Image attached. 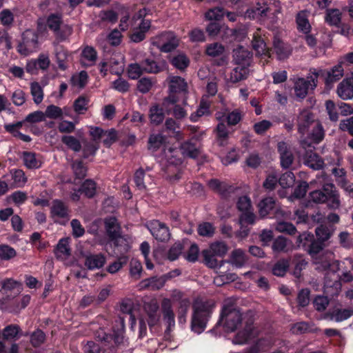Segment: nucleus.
I'll use <instances>...</instances> for the list:
<instances>
[{
  "instance_id": "7c9ffc66",
  "label": "nucleus",
  "mask_w": 353,
  "mask_h": 353,
  "mask_svg": "<svg viewBox=\"0 0 353 353\" xmlns=\"http://www.w3.org/2000/svg\"><path fill=\"white\" fill-rule=\"evenodd\" d=\"M144 72L156 74L163 71L165 68V63L163 61L157 63L150 59H145L141 61Z\"/></svg>"
},
{
  "instance_id": "dca6fc26",
  "label": "nucleus",
  "mask_w": 353,
  "mask_h": 353,
  "mask_svg": "<svg viewBox=\"0 0 353 353\" xmlns=\"http://www.w3.org/2000/svg\"><path fill=\"white\" fill-rule=\"evenodd\" d=\"M281 165L283 168H288L294 161V155L290 148L285 142L278 143Z\"/></svg>"
},
{
  "instance_id": "6e6d98bb",
  "label": "nucleus",
  "mask_w": 353,
  "mask_h": 353,
  "mask_svg": "<svg viewBox=\"0 0 353 353\" xmlns=\"http://www.w3.org/2000/svg\"><path fill=\"white\" fill-rule=\"evenodd\" d=\"M294 270L293 271V274L296 278H300L301 276V271L305 268L307 262L305 259L301 255H296L294 256Z\"/></svg>"
},
{
  "instance_id": "58836bf2",
  "label": "nucleus",
  "mask_w": 353,
  "mask_h": 353,
  "mask_svg": "<svg viewBox=\"0 0 353 353\" xmlns=\"http://www.w3.org/2000/svg\"><path fill=\"white\" fill-rule=\"evenodd\" d=\"M190 305V300L184 299L180 301L177 309V318L179 323L184 325L186 323L187 314Z\"/></svg>"
},
{
  "instance_id": "0e129e2a",
  "label": "nucleus",
  "mask_w": 353,
  "mask_h": 353,
  "mask_svg": "<svg viewBox=\"0 0 353 353\" xmlns=\"http://www.w3.org/2000/svg\"><path fill=\"white\" fill-rule=\"evenodd\" d=\"M144 72L143 65L139 63H131L128 66V77L132 79H137Z\"/></svg>"
},
{
  "instance_id": "680f3d73",
  "label": "nucleus",
  "mask_w": 353,
  "mask_h": 353,
  "mask_svg": "<svg viewBox=\"0 0 353 353\" xmlns=\"http://www.w3.org/2000/svg\"><path fill=\"white\" fill-rule=\"evenodd\" d=\"M290 263L288 260L282 259L279 261L273 267L272 272L278 276H283L286 273Z\"/></svg>"
},
{
  "instance_id": "774afa93",
  "label": "nucleus",
  "mask_w": 353,
  "mask_h": 353,
  "mask_svg": "<svg viewBox=\"0 0 353 353\" xmlns=\"http://www.w3.org/2000/svg\"><path fill=\"white\" fill-rule=\"evenodd\" d=\"M216 135L219 144L224 145V142L228 138V130L223 122H219L216 128Z\"/></svg>"
},
{
  "instance_id": "423d86ee",
  "label": "nucleus",
  "mask_w": 353,
  "mask_h": 353,
  "mask_svg": "<svg viewBox=\"0 0 353 353\" xmlns=\"http://www.w3.org/2000/svg\"><path fill=\"white\" fill-rule=\"evenodd\" d=\"M319 72L316 70H310V76L307 79L304 78H296L294 81V94L296 97L304 99L310 89L313 90L316 87V81Z\"/></svg>"
},
{
  "instance_id": "603ef678",
  "label": "nucleus",
  "mask_w": 353,
  "mask_h": 353,
  "mask_svg": "<svg viewBox=\"0 0 353 353\" xmlns=\"http://www.w3.org/2000/svg\"><path fill=\"white\" fill-rule=\"evenodd\" d=\"M30 90L34 102L37 104L41 103L43 99V92L41 86L37 82H33L30 85Z\"/></svg>"
},
{
  "instance_id": "9d476101",
  "label": "nucleus",
  "mask_w": 353,
  "mask_h": 353,
  "mask_svg": "<svg viewBox=\"0 0 353 353\" xmlns=\"http://www.w3.org/2000/svg\"><path fill=\"white\" fill-rule=\"evenodd\" d=\"M307 134V137H304L300 140L301 146L304 149L311 147L312 143H319L325 136L323 126L320 123H316L315 126H313Z\"/></svg>"
},
{
  "instance_id": "5701e85b",
  "label": "nucleus",
  "mask_w": 353,
  "mask_h": 353,
  "mask_svg": "<svg viewBox=\"0 0 353 353\" xmlns=\"http://www.w3.org/2000/svg\"><path fill=\"white\" fill-rule=\"evenodd\" d=\"M165 283V279L163 277L153 276L149 279L142 280L139 287L141 290L150 289L157 290L162 288Z\"/></svg>"
},
{
  "instance_id": "a878e982",
  "label": "nucleus",
  "mask_w": 353,
  "mask_h": 353,
  "mask_svg": "<svg viewBox=\"0 0 353 353\" xmlns=\"http://www.w3.org/2000/svg\"><path fill=\"white\" fill-rule=\"evenodd\" d=\"M336 93L343 100L353 98V84L347 79L343 80L337 86Z\"/></svg>"
},
{
  "instance_id": "39448f33",
  "label": "nucleus",
  "mask_w": 353,
  "mask_h": 353,
  "mask_svg": "<svg viewBox=\"0 0 353 353\" xmlns=\"http://www.w3.org/2000/svg\"><path fill=\"white\" fill-rule=\"evenodd\" d=\"M245 321V317L239 310L234 307L232 305H224L222 309L220 320L216 325L223 323L227 332H234L238 326Z\"/></svg>"
},
{
  "instance_id": "0eeeda50",
  "label": "nucleus",
  "mask_w": 353,
  "mask_h": 353,
  "mask_svg": "<svg viewBox=\"0 0 353 353\" xmlns=\"http://www.w3.org/2000/svg\"><path fill=\"white\" fill-rule=\"evenodd\" d=\"M152 44L157 46L162 52H169L178 46V40L172 32H165L153 38Z\"/></svg>"
},
{
  "instance_id": "37998d69",
  "label": "nucleus",
  "mask_w": 353,
  "mask_h": 353,
  "mask_svg": "<svg viewBox=\"0 0 353 353\" xmlns=\"http://www.w3.org/2000/svg\"><path fill=\"white\" fill-rule=\"evenodd\" d=\"M163 110L157 105L152 106L150 109V119L151 123L159 125L164 120Z\"/></svg>"
},
{
  "instance_id": "cd10ccee",
  "label": "nucleus",
  "mask_w": 353,
  "mask_h": 353,
  "mask_svg": "<svg viewBox=\"0 0 353 353\" xmlns=\"http://www.w3.org/2000/svg\"><path fill=\"white\" fill-rule=\"evenodd\" d=\"M233 57L234 61L238 65H245L248 68L250 65L251 54L243 47L234 50Z\"/></svg>"
},
{
  "instance_id": "4be33fe9",
  "label": "nucleus",
  "mask_w": 353,
  "mask_h": 353,
  "mask_svg": "<svg viewBox=\"0 0 353 353\" xmlns=\"http://www.w3.org/2000/svg\"><path fill=\"white\" fill-rule=\"evenodd\" d=\"M50 213L55 221L59 219H68V210L67 206L60 200H54L52 203Z\"/></svg>"
},
{
  "instance_id": "13d9d810",
  "label": "nucleus",
  "mask_w": 353,
  "mask_h": 353,
  "mask_svg": "<svg viewBox=\"0 0 353 353\" xmlns=\"http://www.w3.org/2000/svg\"><path fill=\"white\" fill-rule=\"evenodd\" d=\"M88 80V74L85 71H81L79 74H74L71 78V83L73 86L82 88H83Z\"/></svg>"
},
{
  "instance_id": "20e7f679",
  "label": "nucleus",
  "mask_w": 353,
  "mask_h": 353,
  "mask_svg": "<svg viewBox=\"0 0 353 353\" xmlns=\"http://www.w3.org/2000/svg\"><path fill=\"white\" fill-rule=\"evenodd\" d=\"M149 12L148 9L142 8L138 9L133 14L131 19V26L134 28V32L130 37L132 41L139 43L145 38V34L151 27V21L145 19Z\"/></svg>"
},
{
  "instance_id": "4d7b16f0",
  "label": "nucleus",
  "mask_w": 353,
  "mask_h": 353,
  "mask_svg": "<svg viewBox=\"0 0 353 353\" xmlns=\"http://www.w3.org/2000/svg\"><path fill=\"white\" fill-rule=\"evenodd\" d=\"M275 229L279 232H284L290 235L294 234L296 232V229L293 224L285 221H278L275 225Z\"/></svg>"
},
{
  "instance_id": "f704fd0d",
  "label": "nucleus",
  "mask_w": 353,
  "mask_h": 353,
  "mask_svg": "<svg viewBox=\"0 0 353 353\" xmlns=\"http://www.w3.org/2000/svg\"><path fill=\"white\" fill-rule=\"evenodd\" d=\"M249 74V69L245 65H238L230 72L229 81L232 83H237L245 79Z\"/></svg>"
},
{
  "instance_id": "09e8293b",
  "label": "nucleus",
  "mask_w": 353,
  "mask_h": 353,
  "mask_svg": "<svg viewBox=\"0 0 353 353\" xmlns=\"http://www.w3.org/2000/svg\"><path fill=\"white\" fill-rule=\"evenodd\" d=\"M82 193L88 198H92L96 193L97 185L94 181L91 179L85 180L81 185Z\"/></svg>"
},
{
  "instance_id": "a18cd8bd",
  "label": "nucleus",
  "mask_w": 353,
  "mask_h": 353,
  "mask_svg": "<svg viewBox=\"0 0 353 353\" xmlns=\"http://www.w3.org/2000/svg\"><path fill=\"white\" fill-rule=\"evenodd\" d=\"M205 264L210 268H216L218 267H221L222 264L224 263L223 261H221V263L219 265L218 261L215 258L216 255L212 254L210 251L208 250H205L202 252Z\"/></svg>"
},
{
  "instance_id": "79ce46f5",
  "label": "nucleus",
  "mask_w": 353,
  "mask_h": 353,
  "mask_svg": "<svg viewBox=\"0 0 353 353\" xmlns=\"http://www.w3.org/2000/svg\"><path fill=\"white\" fill-rule=\"evenodd\" d=\"M258 207L259 214L263 218L274 208V200L272 197L265 198L259 202Z\"/></svg>"
},
{
  "instance_id": "c9c22d12",
  "label": "nucleus",
  "mask_w": 353,
  "mask_h": 353,
  "mask_svg": "<svg viewBox=\"0 0 353 353\" xmlns=\"http://www.w3.org/2000/svg\"><path fill=\"white\" fill-rule=\"evenodd\" d=\"M228 262L236 268H241L246 263L247 256L243 250L236 249L231 252Z\"/></svg>"
},
{
  "instance_id": "69168bd1",
  "label": "nucleus",
  "mask_w": 353,
  "mask_h": 353,
  "mask_svg": "<svg viewBox=\"0 0 353 353\" xmlns=\"http://www.w3.org/2000/svg\"><path fill=\"white\" fill-rule=\"evenodd\" d=\"M224 47L219 43H214L207 46L206 54L210 57H218L221 55L224 52Z\"/></svg>"
},
{
  "instance_id": "393cba45",
  "label": "nucleus",
  "mask_w": 353,
  "mask_h": 353,
  "mask_svg": "<svg viewBox=\"0 0 353 353\" xmlns=\"http://www.w3.org/2000/svg\"><path fill=\"white\" fill-rule=\"evenodd\" d=\"M293 248L292 242L283 236L276 238L272 245L274 252H288L292 250Z\"/></svg>"
},
{
  "instance_id": "338daca9",
  "label": "nucleus",
  "mask_w": 353,
  "mask_h": 353,
  "mask_svg": "<svg viewBox=\"0 0 353 353\" xmlns=\"http://www.w3.org/2000/svg\"><path fill=\"white\" fill-rule=\"evenodd\" d=\"M44 114L46 119L49 118L56 119L61 118L63 116V110L57 105H50L46 108Z\"/></svg>"
},
{
  "instance_id": "aec40b11",
  "label": "nucleus",
  "mask_w": 353,
  "mask_h": 353,
  "mask_svg": "<svg viewBox=\"0 0 353 353\" xmlns=\"http://www.w3.org/2000/svg\"><path fill=\"white\" fill-rule=\"evenodd\" d=\"M210 189L219 193L222 197L226 198L231 192H233L234 187L229 185L226 183L220 182L219 180L213 179L208 182Z\"/></svg>"
},
{
  "instance_id": "f8f14e48",
  "label": "nucleus",
  "mask_w": 353,
  "mask_h": 353,
  "mask_svg": "<svg viewBox=\"0 0 353 353\" xmlns=\"http://www.w3.org/2000/svg\"><path fill=\"white\" fill-rule=\"evenodd\" d=\"M120 326L119 330L114 336L107 334L103 329H100L96 333V337L99 341L104 343H110L112 340L115 344H120L123 341V333L125 328V318L120 316L117 322Z\"/></svg>"
},
{
  "instance_id": "ea45409f",
  "label": "nucleus",
  "mask_w": 353,
  "mask_h": 353,
  "mask_svg": "<svg viewBox=\"0 0 353 353\" xmlns=\"http://www.w3.org/2000/svg\"><path fill=\"white\" fill-rule=\"evenodd\" d=\"M169 83V89L171 92L175 93L185 91L187 87V83L185 80L177 76L170 77Z\"/></svg>"
},
{
  "instance_id": "de8ad7c7",
  "label": "nucleus",
  "mask_w": 353,
  "mask_h": 353,
  "mask_svg": "<svg viewBox=\"0 0 353 353\" xmlns=\"http://www.w3.org/2000/svg\"><path fill=\"white\" fill-rule=\"evenodd\" d=\"M143 267L141 263L136 259H131L130 262V274L135 280L141 276Z\"/></svg>"
},
{
  "instance_id": "f03ea898",
  "label": "nucleus",
  "mask_w": 353,
  "mask_h": 353,
  "mask_svg": "<svg viewBox=\"0 0 353 353\" xmlns=\"http://www.w3.org/2000/svg\"><path fill=\"white\" fill-rule=\"evenodd\" d=\"M315 183L322 187V190H318L310 193V199L316 203H326L331 209H338L341 205L340 195L335 185L330 183L327 176L321 173L317 175Z\"/></svg>"
},
{
  "instance_id": "a211bd4d",
  "label": "nucleus",
  "mask_w": 353,
  "mask_h": 353,
  "mask_svg": "<svg viewBox=\"0 0 353 353\" xmlns=\"http://www.w3.org/2000/svg\"><path fill=\"white\" fill-rule=\"evenodd\" d=\"M303 163L314 170L323 169L325 165L323 159L312 151L305 152L303 156Z\"/></svg>"
},
{
  "instance_id": "f257e3e1",
  "label": "nucleus",
  "mask_w": 353,
  "mask_h": 353,
  "mask_svg": "<svg viewBox=\"0 0 353 353\" xmlns=\"http://www.w3.org/2000/svg\"><path fill=\"white\" fill-rule=\"evenodd\" d=\"M316 269L319 271H327L325 276V292L334 296L341 290V284L336 271L339 269V262L334 260V253L326 252L314 261Z\"/></svg>"
},
{
  "instance_id": "4468645a",
  "label": "nucleus",
  "mask_w": 353,
  "mask_h": 353,
  "mask_svg": "<svg viewBox=\"0 0 353 353\" xmlns=\"http://www.w3.org/2000/svg\"><path fill=\"white\" fill-rule=\"evenodd\" d=\"M161 307L163 319L167 324L168 328L174 327L175 325V314L173 310L172 301L168 298H164L161 301Z\"/></svg>"
},
{
  "instance_id": "8fccbe9b",
  "label": "nucleus",
  "mask_w": 353,
  "mask_h": 353,
  "mask_svg": "<svg viewBox=\"0 0 353 353\" xmlns=\"http://www.w3.org/2000/svg\"><path fill=\"white\" fill-rule=\"evenodd\" d=\"M252 46L258 54L269 56V49L261 38L254 37L252 40Z\"/></svg>"
},
{
  "instance_id": "72a5a7b5",
  "label": "nucleus",
  "mask_w": 353,
  "mask_h": 353,
  "mask_svg": "<svg viewBox=\"0 0 353 353\" xmlns=\"http://www.w3.org/2000/svg\"><path fill=\"white\" fill-rule=\"evenodd\" d=\"M180 150L184 157L192 159H196L200 154L199 148L193 144L190 140L183 142L180 146Z\"/></svg>"
},
{
  "instance_id": "ddd939ff",
  "label": "nucleus",
  "mask_w": 353,
  "mask_h": 353,
  "mask_svg": "<svg viewBox=\"0 0 353 353\" xmlns=\"http://www.w3.org/2000/svg\"><path fill=\"white\" fill-rule=\"evenodd\" d=\"M159 310V305L156 300H151L144 305L148 323L150 329L157 325L160 322L161 315Z\"/></svg>"
},
{
  "instance_id": "412c9836",
  "label": "nucleus",
  "mask_w": 353,
  "mask_h": 353,
  "mask_svg": "<svg viewBox=\"0 0 353 353\" xmlns=\"http://www.w3.org/2000/svg\"><path fill=\"white\" fill-rule=\"evenodd\" d=\"M256 219V216L253 213L252 210L241 213L239 216L240 235L241 236L245 237L248 234L249 229L246 228L245 225L254 224Z\"/></svg>"
},
{
  "instance_id": "5fc2aeb1",
  "label": "nucleus",
  "mask_w": 353,
  "mask_h": 353,
  "mask_svg": "<svg viewBox=\"0 0 353 353\" xmlns=\"http://www.w3.org/2000/svg\"><path fill=\"white\" fill-rule=\"evenodd\" d=\"M295 182V176L290 172L288 171L283 174L279 179V183L283 188L292 186Z\"/></svg>"
},
{
  "instance_id": "2eb2a0df",
  "label": "nucleus",
  "mask_w": 353,
  "mask_h": 353,
  "mask_svg": "<svg viewBox=\"0 0 353 353\" xmlns=\"http://www.w3.org/2000/svg\"><path fill=\"white\" fill-rule=\"evenodd\" d=\"M105 230L108 236L112 241H114L115 243L121 239L120 233V226L117 219L114 217H109L105 220Z\"/></svg>"
},
{
  "instance_id": "2f4dec72",
  "label": "nucleus",
  "mask_w": 353,
  "mask_h": 353,
  "mask_svg": "<svg viewBox=\"0 0 353 353\" xmlns=\"http://www.w3.org/2000/svg\"><path fill=\"white\" fill-rule=\"evenodd\" d=\"M274 50L277 55V57L280 60L288 58L291 54L290 47L284 43L279 39L275 38L274 40Z\"/></svg>"
},
{
  "instance_id": "bb28decb",
  "label": "nucleus",
  "mask_w": 353,
  "mask_h": 353,
  "mask_svg": "<svg viewBox=\"0 0 353 353\" xmlns=\"http://www.w3.org/2000/svg\"><path fill=\"white\" fill-rule=\"evenodd\" d=\"M54 253L56 257L60 260H65L70 256L71 250L69 246L68 238H63L59 241Z\"/></svg>"
},
{
  "instance_id": "f3484780",
  "label": "nucleus",
  "mask_w": 353,
  "mask_h": 353,
  "mask_svg": "<svg viewBox=\"0 0 353 353\" xmlns=\"http://www.w3.org/2000/svg\"><path fill=\"white\" fill-rule=\"evenodd\" d=\"M252 320L249 319L245 321V327L243 330L239 331L232 340L234 344L243 345L250 340L253 334Z\"/></svg>"
},
{
  "instance_id": "49530a36",
  "label": "nucleus",
  "mask_w": 353,
  "mask_h": 353,
  "mask_svg": "<svg viewBox=\"0 0 353 353\" xmlns=\"http://www.w3.org/2000/svg\"><path fill=\"white\" fill-rule=\"evenodd\" d=\"M271 346V340L269 339H261L258 340L254 345L250 347V349L254 353H260L268 351Z\"/></svg>"
},
{
  "instance_id": "473e14b6",
  "label": "nucleus",
  "mask_w": 353,
  "mask_h": 353,
  "mask_svg": "<svg viewBox=\"0 0 353 353\" xmlns=\"http://www.w3.org/2000/svg\"><path fill=\"white\" fill-rule=\"evenodd\" d=\"M135 11V6L130 7H123L120 10V23L119 28L121 31L128 30L130 25L131 26V21H130V17L131 12Z\"/></svg>"
},
{
  "instance_id": "e2e57ef3",
  "label": "nucleus",
  "mask_w": 353,
  "mask_h": 353,
  "mask_svg": "<svg viewBox=\"0 0 353 353\" xmlns=\"http://www.w3.org/2000/svg\"><path fill=\"white\" fill-rule=\"evenodd\" d=\"M296 23L299 30L305 33L309 31L310 26L305 12L301 11L297 14Z\"/></svg>"
},
{
  "instance_id": "3c124183",
  "label": "nucleus",
  "mask_w": 353,
  "mask_h": 353,
  "mask_svg": "<svg viewBox=\"0 0 353 353\" xmlns=\"http://www.w3.org/2000/svg\"><path fill=\"white\" fill-rule=\"evenodd\" d=\"M20 331V327L17 325H9L2 331L3 339L5 340L14 339Z\"/></svg>"
},
{
  "instance_id": "4c0bfd02",
  "label": "nucleus",
  "mask_w": 353,
  "mask_h": 353,
  "mask_svg": "<svg viewBox=\"0 0 353 353\" xmlns=\"http://www.w3.org/2000/svg\"><path fill=\"white\" fill-rule=\"evenodd\" d=\"M97 58L96 50L90 46L85 47L81 53V62L86 65H92Z\"/></svg>"
},
{
  "instance_id": "a19ab883",
  "label": "nucleus",
  "mask_w": 353,
  "mask_h": 353,
  "mask_svg": "<svg viewBox=\"0 0 353 353\" xmlns=\"http://www.w3.org/2000/svg\"><path fill=\"white\" fill-rule=\"evenodd\" d=\"M343 75V68L341 64H338L332 68V69L327 72V77L325 80L327 85H330L334 82L339 80Z\"/></svg>"
},
{
  "instance_id": "9b49d317",
  "label": "nucleus",
  "mask_w": 353,
  "mask_h": 353,
  "mask_svg": "<svg viewBox=\"0 0 353 353\" xmlns=\"http://www.w3.org/2000/svg\"><path fill=\"white\" fill-rule=\"evenodd\" d=\"M319 123L310 110H303L298 117V131L303 137L313 126H315L316 123Z\"/></svg>"
},
{
  "instance_id": "c85d7f7f",
  "label": "nucleus",
  "mask_w": 353,
  "mask_h": 353,
  "mask_svg": "<svg viewBox=\"0 0 353 353\" xmlns=\"http://www.w3.org/2000/svg\"><path fill=\"white\" fill-rule=\"evenodd\" d=\"M54 56L59 68L65 70L67 68V62L68 60V52L62 46L54 43Z\"/></svg>"
},
{
  "instance_id": "864d4df0",
  "label": "nucleus",
  "mask_w": 353,
  "mask_h": 353,
  "mask_svg": "<svg viewBox=\"0 0 353 353\" xmlns=\"http://www.w3.org/2000/svg\"><path fill=\"white\" fill-rule=\"evenodd\" d=\"M215 228L208 222H203L198 225L197 232L200 236L211 237L214 233Z\"/></svg>"
},
{
  "instance_id": "6e6552de",
  "label": "nucleus",
  "mask_w": 353,
  "mask_h": 353,
  "mask_svg": "<svg viewBox=\"0 0 353 353\" xmlns=\"http://www.w3.org/2000/svg\"><path fill=\"white\" fill-rule=\"evenodd\" d=\"M148 228L152 235L159 241H167L171 234L168 227L159 220H152L148 224Z\"/></svg>"
},
{
  "instance_id": "1a4fd4ad",
  "label": "nucleus",
  "mask_w": 353,
  "mask_h": 353,
  "mask_svg": "<svg viewBox=\"0 0 353 353\" xmlns=\"http://www.w3.org/2000/svg\"><path fill=\"white\" fill-rule=\"evenodd\" d=\"M47 24L49 28L56 33L57 37L61 41L65 40L72 33V28L68 26H63L60 30L61 19L59 15L52 14L49 16Z\"/></svg>"
},
{
  "instance_id": "bf43d9fd",
  "label": "nucleus",
  "mask_w": 353,
  "mask_h": 353,
  "mask_svg": "<svg viewBox=\"0 0 353 353\" xmlns=\"http://www.w3.org/2000/svg\"><path fill=\"white\" fill-rule=\"evenodd\" d=\"M207 250L218 256H223L226 254L228 247L225 243L214 242Z\"/></svg>"
},
{
  "instance_id": "052dcab7",
  "label": "nucleus",
  "mask_w": 353,
  "mask_h": 353,
  "mask_svg": "<svg viewBox=\"0 0 353 353\" xmlns=\"http://www.w3.org/2000/svg\"><path fill=\"white\" fill-rule=\"evenodd\" d=\"M12 178L16 187H23L27 181L25 173L21 170H11Z\"/></svg>"
},
{
  "instance_id": "e433bc0d",
  "label": "nucleus",
  "mask_w": 353,
  "mask_h": 353,
  "mask_svg": "<svg viewBox=\"0 0 353 353\" xmlns=\"http://www.w3.org/2000/svg\"><path fill=\"white\" fill-rule=\"evenodd\" d=\"M22 157L24 165L29 169H37L41 165V159L33 152H24Z\"/></svg>"
},
{
  "instance_id": "7ed1b4c3",
  "label": "nucleus",
  "mask_w": 353,
  "mask_h": 353,
  "mask_svg": "<svg viewBox=\"0 0 353 353\" xmlns=\"http://www.w3.org/2000/svg\"><path fill=\"white\" fill-rule=\"evenodd\" d=\"M214 303L209 301H196L193 305V314L191 319V330L199 334L202 333L211 316Z\"/></svg>"
},
{
  "instance_id": "b1692460",
  "label": "nucleus",
  "mask_w": 353,
  "mask_h": 353,
  "mask_svg": "<svg viewBox=\"0 0 353 353\" xmlns=\"http://www.w3.org/2000/svg\"><path fill=\"white\" fill-rule=\"evenodd\" d=\"M353 315V308L337 309L329 312L325 315V319H328L336 322H341L347 320Z\"/></svg>"
},
{
  "instance_id": "6ab92c4d",
  "label": "nucleus",
  "mask_w": 353,
  "mask_h": 353,
  "mask_svg": "<svg viewBox=\"0 0 353 353\" xmlns=\"http://www.w3.org/2000/svg\"><path fill=\"white\" fill-rule=\"evenodd\" d=\"M273 11L274 14L281 12V6L279 1H274L272 5L267 7L264 6L257 7L255 10L250 9L246 12V16L249 18H255L257 15H266L267 12Z\"/></svg>"
},
{
  "instance_id": "c03bdc74",
  "label": "nucleus",
  "mask_w": 353,
  "mask_h": 353,
  "mask_svg": "<svg viewBox=\"0 0 353 353\" xmlns=\"http://www.w3.org/2000/svg\"><path fill=\"white\" fill-rule=\"evenodd\" d=\"M165 141V137L161 134H151L148 140V148L153 152L158 150L163 145Z\"/></svg>"
},
{
  "instance_id": "c756f323",
  "label": "nucleus",
  "mask_w": 353,
  "mask_h": 353,
  "mask_svg": "<svg viewBox=\"0 0 353 353\" xmlns=\"http://www.w3.org/2000/svg\"><path fill=\"white\" fill-rule=\"evenodd\" d=\"M105 263V257L102 254H90L85 257V265L89 270L99 269Z\"/></svg>"
}]
</instances>
